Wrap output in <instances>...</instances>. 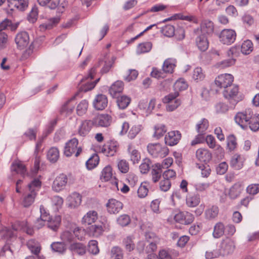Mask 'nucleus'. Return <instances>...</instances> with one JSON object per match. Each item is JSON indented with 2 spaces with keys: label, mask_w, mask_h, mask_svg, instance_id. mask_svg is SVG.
<instances>
[{
  "label": "nucleus",
  "mask_w": 259,
  "mask_h": 259,
  "mask_svg": "<svg viewBox=\"0 0 259 259\" xmlns=\"http://www.w3.org/2000/svg\"><path fill=\"white\" fill-rule=\"evenodd\" d=\"M41 184L40 181L38 179H34L28 184V191L26 192L22 202V204L25 207L30 206L34 202Z\"/></svg>",
  "instance_id": "obj_1"
},
{
  "label": "nucleus",
  "mask_w": 259,
  "mask_h": 259,
  "mask_svg": "<svg viewBox=\"0 0 259 259\" xmlns=\"http://www.w3.org/2000/svg\"><path fill=\"white\" fill-rule=\"evenodd\" d=\"M148 153L154 158H163L168 154L169 149L159 143L149 144L147 146Z\"/></svg>",
  "instance_id": "obj_2"
},
{
  "label": "nucleus",
  "mask_w": 259,
  "mask_h": 259,
  "mask_svg": "<svg viewBox=\"0 0 259 259\" xmlns=\"http://www.w3.org/2000/svg\"><path fill=\"white\" fill-rule=\"evenodd\" d=\"M252 113L250 109L246 110L244 112H238L235 116V120L242 128L246 129Z\"/></svg>",
  "instance_id": "obj_3"
},
{
  "label": "nucleus",
  "mask_w": 259,
  "mask_h": 259,
  "mask_svg": "<svg viewBox=\"0 0 259 259\" xmlns=\"http://www.w3.org/2000/svg\"><path fill=\"white\" fill-rule=\"evenodd\" d=\"M179 96L178 92L169 94L162 99L164 103L167 104L166 108L168 111H172L178 108L181 104V101L176 98Z\"/></svg>",
  "instance_id": "obj_4"
},
{
  "label": "nucleus",
  "mask_w": 259,
  "mask_h": 259,
  "mask_svg": "<svg viewBox=\"0 0 259 259\" xmlns=\"http://www.w3.org/2000/svg\"><path fill=\"white\" fill-rule=\"evenodd\" d=\"M239 92L238 87L233 84L223 91L224 97L228 99L232 105L234 106L238 102L236 99Z\"/></svg>",
  "instance_id": "obj_5"
},
{
  "label": "nucleus",
  "mask_w": 259,
  "mask_h": 259,
  "mask_svg": "<svg viewBox=\"0 0 259 259\" xmlns=\"http://www.w3.org/2000/svg\"><path fill=\"white\" fill-rule=\"evenodd\" d=\"M234 77L231 74H222L219 75L215 79L216 85L221 89H225L232 84Z\"/></svg>",
  "instance_id": "obj_6"
},
{
  "label": "nucleus",
  "mask_w": 259,
  "mask_h": 259,
  "mask_svg": "<svg viewBox=\"0 0 259 259\" xmlns=\"http://www.w3.org/2000/svg\"><path fill=\"white\" fill-rule=\"evenodd\" d=\"M68 182V178L64 174H60L54 179L52 189L56 192H59L64 189Z\"/></svg>",
  "instance_id": "obj_7"
},
{
  "label": "nucleus",
  "mask_w": 259,
  "mask_h": 259,
  "mask_svg": "<svg viewBox=\"0 0 259 259\" xmlns=\"http://www.w3.org/2000/svg\"><path fill=\"white\" fill-rule=\"evenodd\" d=\"M236 32L232 29H225L220 34V40L223 44L230 45L233 43L236 39Z\"/></svg>",
  "instance_id": "obj_8"
},
{
  "label": "nucleus",
  "mask_w": 259,
  "mask_h": 259,
  "mask_svg": "<svg viewBox=\"0 0 259 259\" xmlns=\"http://www.w3.org/2000/svg\"><path fill=\"white\" fill-rule=\"evenodd\" d=\"M112 121V117L108 114H100L93 119L94 125L96 127H108Z\"/></svg>",
  "instance_id": "obj_9"
},
{
  "label": "nucleus",
  "mask_w": 259,
  "mask_h": 259,
  "mask_svg": "<svg viewBox=\"0 0 259 259\" xmlns=\"http://www.w3.org/2000/svg\"><path fill=\"white\" fill-rule=\"evenodd\" d=\"M234 242L229 238L223 240L220 244V254L222 255H227L232 253L235 249Z\"/></svg>",
  "instance_id": "obj_10"
},
{
  "label": "nucleus",
  "mask_w": 259,
  "mask_h": 259,
  "mask_svg": "<svg viewBox=\"0 0 259 259\" xmlns=\"http://www.w3.org/2000/svg\"><path fill=\"white\" fill-rule=\"evenodd\" d=\"M8 6L10 10L24 11L28 6V0H7Z\"/></svg>",
  "instance_id": "obj_11"
},
{
  "label": "nucleus",
  "mask_w": 259,
  "mask_h": 259,
  "mask_svg": "<svg viewBox=\"0 0 259 259\" xmlns=\"http://www.w3.org/2000/svg\"><path fill=\"white\" fill-rule=\"evenodd\" d=\"M181 139V134L179 131H170L168 132L165 136V143L167 145L173 146L177 145Z\"/></svg>",
  "instance_id": "obj_12"
},
{
  "label": "nucleus",
  "mask_w": 259,
  "mask_h": 259,
  "mask_svg": "<svg viewBox=\"0 0 259 259\" xmlns=\"http://www.w3.org/2000/svg\"><path fill=\"white\" fill-rule=\"evenodd\" d=\"M106 206L108 212L110 214H117L123 208V204L115 199H109Z\"/></svg>",
  "instance_id": "obj_13"
},
{
  "label": "nucleus",
  "mask_w": 259,
  "mask_h": 259,
  "mask_svg": "<svg viewBox=\"0 0 259 259\" xmlns=\"http://www.w3.org/2000/svg\"><path fill=\"white\" fill-rule=\"evenodd\" d=\"M78 144V140L75 138H72L69 140L65 144L64 153L67 157L71 156L74 154L77 149V146Z\"/></svg>",
  "instance_id": "obj_14"
},
{
  "label": "nucleus",
  "mask_w": 259,
  "mask_h": 259,
  "mask_svg": "<svg viewBox=\"0 0 259 259\" xmlns=\"http://www.w3.org/2000/svg\"><path fill=\"white\" fill-rule=\"evenodd\" d=\"M29 40V35L28 33L25 31L18 33L15 37V42L18 47L20 49H23L27 46Z\"/></svg>",
  "instance_id": "obj_15"
},
{
  "label": "nucleus",
  "mask_w": 259,
  "mask_h": 259,
  "mask_svg": "<svg viewBox=\"0 0 259 259\" xmlns=\"http://www.w3.org/2000/svg\"><path fill=\"white\" fill-rule=\"evenodd\" d=\"M68 206L71 208L78 207L81 202V196L77 192L72 193L67 198Z\"/></svg>",
  "instance_id": "obj_16"
},
{
  "label": "nucleus",
  "mask_w": 259,
  "mask_h": 259,
  "mask_svg": "<svg viewBox=\"0 0 259 259\" xmlns=\"http://www.w3.org/2000/svg\"><path fill=\"white\" fill-rule=\"evenodd\" d=\"M94 123L93 120H84L81 122L78 128V134L81 137L86 136L90 132Z\"/></svg>",
  "instance_id": "obj_17"
},
{
  "label": "nucleus",
  "mask_w": 259,
  "mask_h": 259,
  "mask_svg": "<svg viewBox=\"0 0 259 259\" xmlns=\"http://www.w3.org/2000/svg\"><path fill=\"white\" fill-rule=\"evenodd\" d=\"M108 100L107 97L103 94H99L96 96L93 105L97 110H103L107 105Z\"/></svg>",
  "instance_id": "obj_18"
},
{
  "label": "nucleus",
  "mask_w": 259,
  "mask_h": 259,
  "mask_svg": "<svg viewBox=\"0 0 259 259\" xmlns=\"http://www.w3.org/2000/svg\"><path fill=\"white\" fill-rule=\"evenodd\" d=\"M117 149L116 142H110L104 145L101 148V151L107 156H112L116 153Z\"/></svg>",
  "instance_id": "obj_19"
},
{
  "label": "nucleus",
  "mask_w": 259,
  "mask_h": 259,
  "mask_svg": "<svg viewBox=\"0 0 259 259\" xmlns=\"http://www.w3.org/2000/svg\"><path fill=\"white\" fill-rule=\"evenodd\" d=\"M61 222V218L60 215L52 216L47 221V226L50 229L56 232L60 226Z\"/></svg>",
  "instance_id": "obj_20"
},
{
  "label": "nucleus",
  "mask_w": 259,
  "mask_h": 259,
  "mask_svg": "<svg viewBox=\"0 0 259 259\" xmlns=\"http://www.w3.org/2000/svg\"><path fill=\"white\" fill-rule=\"evenodd\" d=\"M98 214L95 210H90L82 218L81 223L84 225H91L98 220Z\"/></svg>",
  "instance_id": "obj_21"
},
{
  "label": "nucleus",
  "mask_w": 259,
  "mask_h": 259,
  "mask_svg": "<svg viewBox=\"0 0 259 259\" xmlns=\"http://www.w3.org/2000/svg\"><path fill=\"white\" fill-rule=\"evenodd\" d=\"M26 245L33 254L38 256L41 250L40 244L38 241L34 239H30L27 241Z\"/></svg>",
  "instance_id": "obj_22"
},
{
  "label": "nucleus",
  "mask_w": 259,
  "mask_h": 259,
  "mask_svg": "<svg viewBox=\"0 0 259 259\" xmlns=\"http://www.w3.org/2000/svg\"><path fill=\"white\" fill-rule=\"evenodd\" d=\"M69 249L73 254H77L79 255H84L86 252L85 246L79 242H75L71 244Z\"/></svg>",
  "instance_id": "obj_23"
},
{
  "label": "nucleus",
  "mask_w": 259,
  "mask_h": 259,
  "mask_svg": "<svg viewBox=\"0 0 259 259\" xmlns=\"http://www.w3.org/2000/svg\"><path fill=\"white\" fill-rule=\"evenodd\" d=\"M200 30L202 34H212L214 30L213 22L209 20H203L200 25Z\"/></svg>",
  "instance_id": "obj_24"
},
{
  "label": "nucleus",
  "mask_w": 259,
  "mask_h": 259,
  "mask_svg": "<svg viewBox=\"0 0 259 259\" xmlns=\"http://www.w3.org/2000/svg\"><path fill=\"white\" fill-rule=\"evenodd\" d=\"M197 158L200 161L207 162L211 159V154L205 149H198L196 152Z\"/></svg>",
  "instance_id": "obj_25"
},
{
  "label": "nucleus",
  "mask_w": 259,
  "mask_h": 259,
  "mask_svg": "<svg viewBox=\"0 0 259 259\" xmlns=\"http://www.w3.org/2000/svg\"><path fill=\"white\" fill-rule=\"evenodd\" d=\"M127 151L131 161L133 164L138 163L141 159V154L139 151L132 144L128 146Z\"/></svg>",
  "instance_id": "obj_26"
},
{
  "label": "nucleus",
  "mask_w": 259,
  "mask_h": 259,
  "mask_svg": "<svg viewBox=\"0 0 259 259\" xmlns=\"http://www.w3.org/2000/svg\"><path fill=\"white\" fill-rule=\"evenodd\" d=\"M123 89V83L121 81H116L110 87L109 92L113 97H116L118 94L121 93Z\"/></svg>",
  "instance_id": "obj_27"
},
{
  "label": "nucleus",
  "mask_w": 259,
  "mask_h": 259,
  "mask_svg": "<svg viewBox=\"0 0 259 259\" xmlns=\"http://www.w3.org/2000/svg\"><path fill=\"white\" fill-rule=\"evenodd\" d=\"M74 98L75 97H73L69 99L61 106L59 110L60 114L67 116L72 113L74 108V106L73 105H71L70 103Z\"/></svg>",
  "instance_id": "obj_28"
},
{
  "label": "nucleus",
  "mask_w": 259,
  "mask_h": 259,
  "mask_svg": "<svg viewBox=\"0 0 259 259\" xmlns=\"http://www.w3.org/2000/svg\"><path fill=\"white\" fill-rule=\"evenodd\" d=\"M244 160V158L242 156L236 154L232 156L230 161V165L235 169H240L243 166Z\"/></svg>",
  "instance_id": "obj_29"
},
{
  "label": "nucleus",
  "mask_w": 259,
  "mask_h": 259,
  "mask_svg": "<svg viewBox=\"0 0 259 259\" xmlns=\"http://www.w3.org/2000/svg\"><path fill=\"white\" fill-rule=\"evenodd\" d=\"M196 44L199 50L202 52L205 51L209 46L207 38L204 34L200 35L196 37Z\"/></svg>",
  "instance_id": "obj_30"
},
{
  "label": "nucleus",
  "mask_w": 259,
  "mask_h": 259,
  "mask_svg": "<svg viewBox=\"0 0 259 259\" xmlns=\"http://www.w3.org/2000/svg\"><path fill=\"white\" fill-rule=\"evenodd\" d=\"M186 204L190 207H194L197 206L200 202V195L198 194L189 195L187 196Z\"/></svg>",
  "instance_id": "obj_31"
},
{
  "label": "nucleus",
  "mask_w": 259,
  "mask_h": 259,
  "mask_svg": "<svg viewBox=\"0 0 259 259\" xmlns=\"http://www.w3.org/2000/svg\"><path fill=\"white\" fill-rule=\"evenodd\" d=\"M104 231L102 225H93L87 229V232L90 236L97 237L101 235Z\"/></svg>",
  "instance_id": "obj_32"
},
{
  "label": "nucleus",
  "mask_w": 259,
  "mask_h": 259,
  "mask_svg": "<svg viewBox=\"0 0 259 259\" xmlns=\"http://www.w3.org/2000/svg\"><path fill=\"white\" fill-rule=\"evenodd\" d=\"M12 228L15 231L23 230L26 232L28 234H32V230L29 228L27 224L25 221H17L12 225Z\"/></svg>",
  "instance_id": "obj_33"
},
{
  "label": "nucleus",
  "mask_w": 259,
  "mask_h": 259,
  "mask_svg": "<svg viewBox=\"0 0 259 259\" xmlns=\"http://www.w3.org/2000/svg\"><path fill=\"white\" fill-rule=\"evenodd\" d=\"M162 169L160 163H156L152 166L151 170L152 180L154 183L159 181L161 176Z\"/></svg>",
  "instance_id": "obj_34"
},
{
  "label": "nucleus",
  "mask_w": 259,
  "mask_h": 259,
  "mask_svg": "<svg viewBox=\"0 0 259 259\" xmlns=\"http://www.w3.org/2000/svg\"><path fill=\"white\" fill-rule=\"evenodd\" d=\"M225 228V226L223 223H217L213 227V237L214 238H219L222 237L224 234Z\"/></svg>",
  "instance_id": "obj_35"
},
{
  "label": "nucleus",
  "mask_w": 259,
  "mask_h": 259,
  "mask_svg": "<svg viewBox=\"0 0 259 259\" xmlns=\"http://www.w3.org/2000/svg\"><path fill=\"white\" fill-rule=\"evenodd\" d=\"M176 60L174 59L169 58L166 59L163 63L162 69L165 73H171L176 66Z\"/></svg>",
  "instance_id": "obj_36"
},
{
  "label": "nucleus",
  "mask_w": 259,
  "mask_h": 259,
  "mask_svg": "<svg viewBox=\"0 0 259 259\" xmlns=\"http://www.w3.org/2000/svg\"><path fill=\"white\" fill-rule=\"evenodd\" d=\"M209 126V122L206 118L201 119L196 125V130L198 133L204 135Z\"/></svg>",
  "instance_id": "obj_37"
},
{
  "label": "nucleus",
  "mask_w": 259,
  "mask_h": 259,
  "mask_svg": "<svg viewBox=\"0 0 259 259\" xmlns=\"http://www.w3.org/2000/svg\"><path fill=\"white\" fill-rule=\"evenodd\" d=\"M89 102L87 100H81L77 105L76 108V113L78 116L84 115L88 109Z\"/></svg>",
  "instance_id": "obj_38"
},
{
  "label": "nucleus",
  "mask_w": 259,
  "mask_h": 259,
  "mask_svg": "<svg viewBox=\"0 0 259 259\" xmlns=\"http://www.w3.org/2000/svg\"><path fill=\"white\" fill-rule=\"evenodd\" d=\"M248 127L254 132H256L259 129V114H252L249 120Z\"/></svg>",
  "instance_id": "obj_39"
},
{
  "label": "nucleus",
  "mask_w": 259,
  "mask_h": 259,
  "mask_svg": "<svg viewBox=\"0 0 259 259\" xmlns=\"http://www.w3.org/2000/svg\"><path fill=\"white\" fill-rule=\"evenodd\" d=\"M242 190L241 184L239 183H236L230 188L229 193V196L232 199H235L240 194Z\"/></svg>",
  "instance_id": "obj_40"
},
{
  "label": "nucleus",
  "mask_w": 259,
  "mask_h": 259,
  "mask_svg": "<svg viewBox=\"0 0 259 259\" xmlns=\"http://www.w3.org/2000/svg\"><path fill=\"white\" fill-rule=\"evenodd\" d=\"M59 157V152L58 148L52 147L49 149L47 153V158L48 160L52 162H56Z\"/></svg>",
  "instance_id": "obj_41"
},
{
  "label": "nucleus",
  "mask_w": 259,
  "mask_h": 259,
  "mask_svg": "<svg viewBox=\"0 0 259 259\" xmlns=\"http://www.w3.org/2000/svg\"><path fill=\"white\" fill-rule=\"evenodd\" d=\"M12 171L24 175L26 171L25 166L20 161L14 162L11 167Z\"/></svg>",
  "instance_id": "obj_42"
},
{
  "label": "nucleus",
  "mask_w": 259,
  "mask_h": 259,
  "mask_svg": "<svg viewBox=\"0 0 259 259\" xmlns=\"http://www.w3.org/2000/svg\"><path fill=\"white\" fill-rule=\"evenodd\" d=\"M219 211L218 207L215 205L208 208L205 211L206 218L208 220L214 219L218 216Z\"/></svg>",
  "instance_id": "obj_43"
},
{
  "label": "nucleus",
  "mask_w": 259,
  "mask_h": 259,
  "mask_svg": "<svg viewBox=\"0 0 259 259\" xmlns=\"http://www.w3.org/2000/svg\"><path fill=\"white\" fill-rule=\"evenodd\" d=\"M99 162V157L97 154H93L86 162V166L89 170L94 168Z\"/></svg>",
  "instance_id": "obj_44"
},
{
  "label": "nucleus",
  "mask_w": 259,
  "mask_h": 259,
  "mask_svg": "<svg viewBox=\"0 0 259 259\" xmlns=\"http://www.w3.org/2000/svg\"><path fill=\"white\" fill-rule=\"evenodd\" d=\"M39 5L46 6L48 5L51 9H56L60 3V0H37Z\"/></svg>",
  "instance_id": "obj_45"
},
{
  "label": "nucleus",
  "mask_w": 259,
  "mask_h": 259,
  "mask_svg": "<svg viewBox=\"0 0 259 259\" xmlns=\"http://www.w3.org/2000/svg\"><path fill=\"white\" fill-rule=\"evenodd\" d=\"M117 104L121 109H125L131 102V98L126 96H122L117 98Z\"/></svg>",
  "instance_id": "obj_46"
},
{
  "label": "nucleus",
  "mask_w": 259,
  "mask_h": 259,
  "mask_svg": "<svg viewBox=\"0 0 259 259\" xmlns=\"http://www.w3.org/2000/svg\"><path fill=\"white\" fill-rule=\"evenodd\" d=\"M112 177V168L110 166H107L104 168L101 172L100 179L102 181L106 182L110 180Z\"/></svg>",
  "instance_id": "obj_47"
},
{
  "label": "nucleus",
  "mask_w": 259,
  "mask_h": 259,
  "mask_svg": "<svg viewBox=\"0 0 259 259\" xmlns=\"http://www.w3.org/2000/svg\"><path fill=\"white\" fill-rule=\"evenodd\" d=\"M253 50V44L251 40H246L242 43L241 47V52L245 55L249 54Z\"/></svg>",
  "instance_id": "obj_48"
},
{
  "label": "nucleus",
  "mask_w": 259,
  "mask_h": 259,
  "mask_svg": "<svg viewBox=\"0 0 259 259\" xmlns=\"http://www.w3.org/2000/svg\"><path fill=\"white\" fill-rule=\"evenodd\" d=\"M52 249L54 251L60 254L64 253L66 250L65 245L61 242H53L51 245Z\"/></svg>",
  "instance_id": "obj_49"
},
{
  "label": "nucleus",
  "mask_w": 259,
  "mask_h": 259,
  "mask_svg": "<svg viewBox=\"0 0 259 259\" xmlns=\"http://www.w3.org/2000/svg\"><path fill=\"white\" fill-rule=\"evenodd\" d=\"M154 130L155 132L153 137L157 139L162 137L167 131L165 126L161 124L156 125Z\"/></svg>",
  "instance_id": "obj_50"
},
{
  "label": "nucleus",
  "mask_w": 259,
  "mask_h": 259,
  "mask_svg": "<svg viewBox=\"0 0 259 259\" xmlns=\"http://www.w3.org/2000/svg\"><path fill=\"white\" fill-rule=\"evenodd\" d=\"M237 145L236 138L233 135H229L227 137V147L230 151H233Z\"/></svg>",
  "instance_id": "obj_51"
},
{
  "label": "nucleus",
  "mask_w": 259,
  "mask_h": 259,
  "mask_svg": "<svg viewBox=\"0 0 259 259\" xmlns=\"http://www.w3.org/2000/svg\"><path fill=\"white\" fill-rule=\"evenodd\" d=\"M236 60L234 58H230L224 60L217 63V66L221 69L229 67L235 63Z\"/></svg>",
  "instance_id": "obj_52"
},
{
  "label": "nucleus",
  "mask_w": 259,
  "mask_h": 259,
  "mask_svg": "<svg viewBox=\"0 0 259 259\" xmlns=\"http://www.w3.org/2000/svg\"><path fill=\"white\" fill-rule=\"evenodd\" d=\"M88 251L93 254H97L99 252L98 242L96 240H91L88 244Z\"/></svg>",
  "instance_id": "obj_53"
},
{
  "label": "nucleus",
  "mask_w": 259,
  "mask_h": 259,
  "mask_svg": "<svg viewBox=\"0 0 259 259\" xmlns=\"http://www.w3.org/2000/svg\"><path fill=\"white\" fill-rule=\"evenodd\" d=\"M205 77V74L203 72L201 68L197 67L193 71V78L196 81H201Z\"/></svg>",
  "instance_id": "obj_54"
},
{
  "label": "nucleus",
  "mask_w": 259,
  "mask_h": 259,
  "mask_svg": "<svg viewBox=\"0 0 259 259\" xmlns=\"http://www.w3.org/2000/svg\"><path fill=\"white\" fill-rule=\"evenodd\" d=\"M152 46V44L150 42L141 44L138 47L137 51L141 54L148 52L151 50Z\"/></svg>",
  "instance_id": "obj_55"
},
{
  "label": "nucleus",
  "mask_w": 259,
  "mask_h": 259,
  "mask_svg": "<svg viewBox=\"0 0 259 259\" xmlns=\"http://www.w3.org/2000/svg\"><path fill=\"white\" fill-rule=\"evenodd\" d=\"M161 31L164 35L171 37L175 34V29L172 25H167L163 27Z\"/></svg>",
  "instance_id": "obj_56"
},
{
  "label": "nucleus",
  "mask_w": 259,
  "mask_h": 259,
  "mask_svg": "<svg viewBox=\"0 0 259 259\" xmlns=\"http://www.w3.org/2000/svg\"><path fill=\"white\" fill-rule=\"evenodd\" d=\"M111 256L114 258H122L123 252L122 249L118 246L112 247L111 250Z\"/></svg>",
  "instance_id": "obj_57"
},
{
  "label": "nucleus",
  "mask_w": 259,
  "mask_h": 259,
  "mask_svg": "<svg viewBox=\"0 0 259 259\" xmlns=\"http://www.w3.org/2000/svg\"><path fill=\"white\" fill-rule=\"evenodd\" d=\"M116 59L115 57H112L111 59L108 61H105V64L101 70V73H106L109 72L110 68L112 67Z\"/></svg>",
  "instance_id": "obj_58"
},
{
  "label": "nucleus",
  "mask_w": 259,
  "mask_h": 259,
  "mask_svg": "<svg viewBox=\"0 0 259 259\" xmlns=\"http://www.w3.org/2000/svg\"><path fill=\"white\" fill-rule=\"evenodd\" d=\"M215 110L217 113H224L228 111L229 107L225 103L220 102L215 105Z\"/></svg>",
  "instance_id": "obj_59"
},
{
  "label": "nucleus",
  "mask_w": 259,
  "mask_h": 259,
  "mask_svg": "<svg viewBox=\"0 0 259 259\" xmlns=\"http://www.w3.org/2000/svg\"><path fill=\"white\" fill-rule=\"evenodd\" d=\"M123 243L125 249L128 251H131L135 248V244L131 236L126 237L123 240Z\"/></svg>",
  "instance_id": "obj_60"
},
{
  "label": "nucleus",
  "mask_w": 259,
  "mask_h": 259,
  "mask_svg": "<svg viewBox=\"0 0 259 259\" xmlns=\"http://www.w3.org/2000/svg\"><path fill=\"white\" fill-rule=\"evenodd\" d=\"M150 161L148 159H145L139 166L140 171L142 174H146L150 169Z\"/></svg>",
  "instance_id": "obj_61"
},
{
  "label": "nucleus",
  "mask_w": 259,
  "mask_h": 259,
  "mask_svg": "<svg viewBox=\"0 0 259 259\" xmlns=\"http://www.w3.org/2000/svg\"><path fill=\"white\" fill-rule=\"evenodd\" d=\"M117 223L121 226H125L128 225L131 222L130 217L127 214L121 215L117 219Z\"/></svg>",
  "instance_id": "obj_62"
},
{
  "label": "nucleus",
  "mask_w": 259,
  "mask_h": 259,
  "mask_svg": "<svg viewBox=\"0 0 259 259\" xmlns=\"http://www.w3.org/2000/svg\"><path fill=\"white\" fill-rule=\"evenodd\" d=\"M119 170L122 173H126L129 170L128 162L125 160H121L118 163Z\"/></svg>",
  "instance_id": "obj_63"
},
{
  "label": "nucleus",
  "mask_w": 259,
  "mask_h": 259,
  "mask_svg": "<svg viewBox=\"0 0 259 259\" xmlns=\"http://www.w3.org/2000/svg\"><path fill=\"white\" fill-rule=\"evenodd\" d=\"M247 192L250 194L255 195L259 192V184H252L249 185L246 188Z\"/></svg>",
  "instance_id": "obj_64"
}]
</instances>
